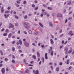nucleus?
I'll return each mask as SVG.
<instances>
[{
    "label": "nucleus",
    "mask_w": 74,
    "mask_h": 74,
    "mask_svg": "<svg viewBox=\"0 0 74 74\" xmlns=\"http://www.w3.org/2000/svg\"><path fill=\"white\" fill-rule=\"evenodd\" d=\"M32 7H33V8H35V5L33 4L32 5Z\"/></svg>",
    "instance_id": "nucleus-40"
},
{
    "label": "nucleus",
    "mask_w": 74,
    "mask_h": 74,
    "mask_svg": "<svg viewBox=\"0 0 74 74\" xmlns=\"http://www.w3.org/2000/svg\"><path fill=\"white\" fill-rule=\"evenodd\" d=\"M5 32H6V33H8L10 32V30H9L8 29H7L5 30Z\"/></svg>",
    "instance_id": "nucleus-23"
},
{
    "label": "nucleus",
    "mask_w": 74,
    "mask_h": 74,
    "mask_svg": "<svg viewBox=\"0 0 74 74\" xmlns=\"http://www.w3.org/2000/svg\"><path fill=\"white\" fill-rule=\"evenodd\" d=\"M12 34L11 33H10L9 34L8 36V38H10L11 36H12Z\"/></svg>",
    "instance_id": "nucleus-17"
},
{
    "label": "nucleus",
    "mask_w": 74,
    "mask_h": 74,
    "mask_svg": "<svg viewBox=\"0 0 74 74\" xmlns=\"http://www.w3.org/2000/svg\"><path fill=\"white\" fill-rule=\"evenodd\" d=\"M74 34V33H73V32L71 31H70L68 33V35H70L71 36H73Z\"/></svg>",
    "instance_id": "nucleus-4"
},
{
    "label": "nucleus",
    "mask_w": 74,
    "mask_h": 74,
    "mask_svg": "<svg viewBox=\"0 0 74 74\" xmlns=\"http://www.w3.org/2000/svg\"><path fill=\"white\" fill-rule=\"evenodd\" d=\"M33 73H34V74H39V72L38 70H37L36 71L35 70H33Z\"/></svg>",
    "instance_id": "nucleus-3"
},
{
    "label": "nucleus",
    "mask_w": 74,
    "mask_h": 74,
    "mask_svg": "<svg viewBox=\"0 0 74 74\" xmlns=\"http://www.w3.org/2000/svg\"><path fill=\"white\" fill-rule=\"evenodd\" d=\"M38 33H39V32L37 31H35L34 32L35 35H38Z\"/></svg>",
    "instance_id": "nucleus-21"
},
{
    "label": "nucleus",
    "mask_w": 74,
    "mask_h": 74,
    "mask_svg": "<svg viewBox=\"0 0 74 74\" xmlns=\"http://www.w3.org/2000/svg\"><path fill=\"white\" fill-rule=\"evenodd\" d=\"M27 18H28V16L27 15H25L24 17V19H26Z\"/></svg>",
    "instance_id": "nucleus-20"
},
{
    "label": "nucleus",
    "mask_w": 74,
    "mask_h": 74,
    "mask_svg": "<svg viewBox=\"0 0 74 74\" xmlns=\"http://www.w3.org/2000/svg\"><path fill=\"white\" fill-rule=\"evenodd\" d=\"M52 64H53V63L52 62H50L49 63V64L50 65H52Z\"/></svg>",
    "instance_id": "nucleus-55"
},
{
    "label": "nucleus",
    "mask_w": 74,
    "mask_h": 74,
    "mask_svg": "<svg viewBox=\"0 0 74 74\" xmlns=\"http://www.w3.org/2000/svg\"><path fill=\"white\" fill-rule=\"evenodd\" d=\"M24 45L27 47H29V44L27 42H24L23 43Z\"/></svg>",
    "instance_id": "nucleus-2"
},
{
    "label": "nucleus",
    "mask_w": 74,
    "mask_h": 74,
    "mask_svg": "<svg viewBox=\"0 0 74 74\" xmlns=\"http://www.w3.org/2000/svg\"><path fill=\"white\" fill-rule=\"evenodd\" d=\"M37 56L38 58H40V52H37Z\"/></svg>",
    "instance_id": "nucleus-13"
},
{
    "label": "nucleus",
    "mask_w": 74,
    "mask_h": 74,
    "mask_svg": "<svg viewBox=\"0 0 74 74\" xmlns=\"http://www.w3.org/2000/svg\"><path fill=\"white\" fill-rule=\"evenodd\" d=\"M68 50H69V48H68V47H65L64 48V51H65V52H67Z\"/></svg>",
    "instance_id": "nucleus-9"
},
{
    "label": "nucleus",
    "mask_w": 74,
    "mask_h": 74,
    "mask_svg": "<svg viewBox=\"0 0 74 74\" xmlns=\"http://www.w3.org/2000/svg\"><path fill=\"white\" fill-rule=\"evenodd\" d=\"M15 60H14V59H12V63H15Z\"/></svg>",
    "instance_id": "nucleus-35"
},
{
    "label": "nucleus",
    "mask_w": 74,
    "mask_h": 74,
    "mask_svg": "<svg viewBox=\"0 0 74 74\" xmlns=\"http://www.w3.org/2000/svg\"><path fill=\"white\" fill-rule=\"evenodd\" d=\"M57 17H60L62 18V15L60 14H58L57 15Z\"/></svg>",
    "instance_id": "nucleus-10"
},
{
    "label": "nucleus",
    "mask_w": 74,
    "mask_h": 74,
    "mask_svg": "<svg viewBox=\"0 0 74 74\" xmlns=\"http://www.w3.org/2000/svg\"><path fill=\"white\" fill-rule=\"evenodd\" d=\"M49 25L51 27H52L53 26V24L51 22H49Z\"/></svg>",
    "instance_id": "nucleus-15"
},
{
    "label": "nucleus",
    "mask_w": 74,
    "mask_h": 74,
    "mask_svg": "<svg viewBox=\"0 0 74 74\" xmlns=\"http://www.w3.org/2000/svg\"><path fill=\"white\" fill-rule=\"evenodd\" d=\"M18 42L20 45H21L22 44V40H21V39H20Z\"/></svg>",
    "instance_id": "nucleus-16"
},
{
    "label": "nucleus",
    "mask_w": 74,
    "mask_h": 74,
    "mask_svg": "<svg viewBox=\"0 0 74 74\" xmlns=\"http://www.w3.org/2000/svg\"><path fill=\"white\" fill-rule=\"evenodd\" d=\"M64 35L63 34H62L60 36V37H63Z\"/></svg>",
    "instance_id": "nucleus-52"
},
{
    "label": "nucleus",
    "mask_w": 74,
    "mask_h": 74,
    "mask_svg": "<svg viewBox=\"0 0 74 74\" xmlns=\"http://www.w3.org/2000/svg\"><path fill=\"white\" fill-rule=\"evenodd\" d=\"M23 32L25 34H26V35L27 34V32H26V31H24Z\"/></svg>",
    "instance_id": "nucleus-44"
},
{
    "label": "nucleus",
    "mask_w": 74,
    "mask_h": 74,
    "mask_svg": "<svg viewBox=\"0 0 74 74\" xmlns=\"http://www.w3.org/2000/svg\"><path fill=\"white\" fill-rule=\"evenodd\" d=\"M44 14L45 15L47 14H48V13L47 12H44Z\"/></svg>",
    "instance_id": "nucleus-51"
},
{
    "label": "nucleus",
    "mask_w": 74,
    "mask_h": 74,
    "mask_svg": "<svg viewBox=\"0 0 74 74\" xmlns=\"http://www.w3.org/2000/svg\"><path fill=\"white\" fill-rule=\"evenodd\" d=\"M16 6V7H19V5H18L16 3L15 4Z\"/></svg>",
    "instance_id": "nucleus-39"
},
{
    "label": "nucleus",
    "mask_w": 74,
    "mask_h": 74,
    "mask_svg": "<svg viewBox=\"0 0 74 74\" xmlns=\"http://www.w3.org/2000/svg\"><path fill=\"white\" fill-rule=\"evenodd\" d=\"M50 42H51V44H53V40H52V39H50Z\"/></svg>",
    "instance_id": "nucleus-22"
},
{
    "label": "nucleus",
    "mask_w": 74,
    "mask_h": 74,
    "mask_svg": "<svg viewBox=\"0 0 74 74\" xmlns=\"http://www.w3.org/2000/svg\"><path fill=\"white\" fill-rule=\"evenodd\" d=\"M12 58H13V59H15V56H14V55H13L12 56Z\"/></svg>",
    "instance_id": "nucleus-43"
},
{
    "label": "nucleus",
    "mask_w": 74,
    "mask_h": 74,
    "mask_svg": "<svg viewBox=\"0 0 74 74\" xmlns=\"http://www.w3.org/2000/svg\"><path fill=\"white\" fill-rule=\"evenodd\" d=\"M12 51L13 52H14L15 51V47H12Z\"/></svg>",
    "instance_id": "nucleus-25"
},
{
    "label": "nucleus",
    "mask_w": 74,
    "mask_h": 74,
    "mask_svg": "<svg viewBox=\"0 0 74 74\" xmlns=\"http://www.w3.org/2000/svg\"><path fill=\"white\" fill-rule=\"evenodd\" d=\"M10 12V10H6L5 12V14H8Z\"/></svg>",
    "instance_id": "nucleus-18"
},
{
    "label": "nucleus",
    "mask_w": 74,
    "mask_h": 74,
    "mask_svg": "<svg viewBox=\"0 0 74 74\" xmlns=\"http://www.w3.org/2000/svg\"><path fill=\"white\" fill-rule=\"evenodd\" d=\"M14 16H15V18H16V19H19V17L18 16H16V15H15Z\"/></svg>",
    "instance_id": "nucleus-31"
},
{
    "label": "nucleus",
    "mask_w": 74,
    "mask_h": 74,
    "mask_svg": "<svg viewBox=\"0 0 74 74\" xmlns=\"http://www.w3.org/2000/svg\"><path fill=\"white\" fill-rule=\"evenodd\" d=\"M72 52V50H69L68 52H65L66 54H67L68 53H70Z\"/></svg>",
    "instance_id": "nucleus-11"
},
{
    "label": "nucleus",
    "mask_w": 74,
    "mask_h": 74,
    "mask_svg": "<svg viewBox=\"0 0 74 74\" xmlns=\"http://www.w3.org/2000/svg\"><path fill=\"white\" fill-rule=\"evenodd\" d=\"M3 36H7V34L6 33H5L3 34Z\"/></svg>",
    "instance_id": "nucleus-30"
},
{
    "label": "nucleus",
    "mask_w": 74,
    "mask_h": 74,
    "mask_svg": "<svg viewBox=\"0 0 74 74\" xmlns=\"http://www.w3.org/2000/svg\"><path fill=\"white\" fill-rule=\"evenodd\" d=\"M0 52L2 55H3V52H2V51H0Z\"/></svg>",
    "instance_id": "nucleus-49"
},
{
    "label": "nucleus",
    "mask_w": 74,
    "mask_h": 74,
    "mask_svg": "<svg viewBox=\"0 0 74 74\" xmlns=\"http://www.w3.org/2000/svg\"><path fill=\"white\" fill-rule=\"evenodd\" d=\"M17 47L19 49H21V46H18Z\"/></svg>",
    "instance_id": "nucleus-42"
},
{
    "label": "nucleus",
    "mask_w": 74,
    "mask_h": 74,
    "mask_svg": "<svg viewBox=\"0 0 74 74\" xmlns=\"http://www.w3.org/2000/svg\"><path fill=\"white\" fill-rule=\"evenodd\" d=\"M38 24H39V25H40V26H41V27H43V25H42V23H41L39 22L38 23Z\"/></svg>",
    "instance_id": "nucleus-19"
},
{
    "label": "nucleus",
    "mask_w": 74,
    "mask_h": 74,
    "mask_svg": "<svg viewBox=\"0 0 74 74\" xmlns=\"http://www.w3.org/2000/svg\"><path fill=\"white\" fill-rule=\"evenodd\" d=\"M63 47V46H61L60 47V49H62V48Z\"/></svg>",
    "instance_id": "nucleus-57"
},
{
    "label": "nucleus",
    "mask_w": 74,
    "mask_h": 74,
    "mask_svg": "<svg viewBox=\"0 0 74 74\" xmlns=\"http://www.w3.org/2000/svg\"><path fill=\"white\" fill-rule=\"evenodd\" d=\"M13 14L15 15H16V12L15 11H14L13 12Z\"/></svg>",
    "instance_id": "nucleus-61"
},
{
    "label": "nucleus",
    "mask_w": 74,
    "mask_h": 74,
    "mask_svg": "<svg viewBox=\"0 0 74 74\" xmlns=\"http://www.w3.org/2000/svg\"><path fill=\"white\" fill-rule=\"evenodd\" d=\"M5 30V29L4 28H2L1 29V31L2 32H3V31H4Z\"/></svg>",
    "instance_id": "nucleus-50"
},
{
    "label": "nucleus",
    "mask_w": 74,
    "mask_h": 74,
    "mask_svg": "<svg viewBox=\"0 0 74 74\" xmlns=\"http://www.w3.org/2000/svg\"><path fill=\"white\" fill-rule=\"evenodd\" d=\"M42 60L43 62V63H44V58L42 57Z\"/></svg>",
    "instance_id": "nucleus-41"
},
{
    "label": "nucleus",
    "mask_w": 74,
    "mask_h": 74,
    "mask_svg": "<svg viewBox=\"0 0 74 74\" xmlns=\"http://www.w3.org/2000/svg\"><path fill=\"white\" fill-rule=\"evenodd\" d=\"M50 67L51 68V70H53V66H50Z\"/></svg>",
    "instance_id": "nucleus-48"
},
{
    "label": "nucleus",
    "mask_w": 74,
    "mask_h": 74,
    "mask_svg": "<svg viewBox=\"0 0 74 74\" xmlns=\"http://www.w3.org/2000/svg\"><path fill=\"white\" fill-rule=\"evenodd\" d=\"M8 58H5V61H7V60H8Z\"/></svg>",
    "instance_id": "nucleus-62"
},
{
    "label": "nucleus",
    "mask_w": 74,
    "mask_h": 74,
    "mask_svg": "<svg viewBox=\"0 0 74 74\" xmlns=\"http://www.w3.org/2000/svg\"><path fill=\"white\" fill-rule=\"evenodd\" d=\"M71 1H70L68 2L67 4L68 5H70V4H71Z\"/></svg>",
    "instance_id": "nucleus-29"
},
{
    "label": "nucleus",
    "mask_w": 74,
    "mask_h": 74,
    "mask_svg": "<svg viewBox=\"0 0 74 74\" xmlns=\"http://www.w3.org/2000/svg\"><path fill=\"white\" fill-rule=\"evenodd\" d=\"M49 74H51L52 73V71H51L49 70L48 72Z\"/></svg>",
    "instance_id": "nucleus-46"
},
{
    "label": "nucleus",
    "mask_w": 74,
    "mask_h": 74,
    "mask_svg": "<svg viewBox=\"0 0 74 74\" xmlns=\"http://www.w3.org/2000/svg\"><path fill=\"white\" fill-rule=\"evenodd\" d=\"M32 58L34 59H36V56H35V55H33L32 56Z\"/></svg>",
    "instance_id": "nucleus-24"
},
{
    "label": "nucleus",
    "mask_w": 74,
    "mask_h": 74,
    "mask_svg": "<svg viewBox=\"0 0 74 74\" xmlns=\"http://www.w3.org/2000/svg\"><path fill=\"white\" fill-rule=\"evenodd\" d=\"M18 33L19 34H20V33H21V31L19 30L18 31Z\"/></svg>",
    "instance_id": "nucleus-63"
},
{
    "label": "nucleus",
    "mask_w": 74,
    "mask_h": 74,
    "mask_svg": "<svg viewBox=\"0 0 74 74\" xmlns=\"http://www.w3.org/2000/svg\"><path fill=\"white\" fill-rule=\"evenodd\" d=\"M15 26H16V27H18V23H16L15 24Z\"/></svg>",
    "instance_id": "nucleus-32"
},
{
    "label": "nucleus",
    "mask_w": 74,
    "mask_h": 74,
    "mask_svg": "<svg viewBox=\"0 0 74 74\" xmlns=\"http://www.w3.org/2000/svg\"><path fill=\"white\" fill-rule=\"evenodd\" d=\"M25 72L26 73H29V70L27 69L25 71Z\"/></svg>",
    "instance_id": "nucleus-37"
},
{
    "label": "nucleus",
    "mask_w": 74,
    "mask_h": 74,
    "mask_svg": "<svg viewBox=\"0 0 74 74\" xmlns=\"http://www.w3.org/2000/svg\"><path fill=\"white\" fill-rule=\"evenodd\" d=\"M1 71L2 74H5V69H4V68H2L1 70Z\"/></svg>",
    "instance_id": "nucleus-8"
},
{
    "label": "nucleus",
    "mask_w": 74,
    "mask_h": 74,
    "mask_svg": "<svg viewBox=\"0 0 74 74\" xmlns=\"http://www.w3.org/2000/svg\"><path fill=\"white\" fill-rule=\"evenodd\" d=\"M47 8L48 9V10H53L52 8H51L50 7H48Z\"/></svg>",
    "instance_id": "nucleus-28"
},
{
    "label": "nucleus",
    "mask_w": 74,
    "mask_h": 74,
    "mask_svg": "<svg viewBox=\"0 0 74 74\" xmlns=\"http://www.w3.org/2000/svg\"><path fill=\"white\" fill-rule=\"evenodd\" d=\"M42 6H43V7H46V8L47 7V5L46 4H43L42 5Z\"/></svg>",
    "instance_id": "nucleus-34"
},
{
    "label": "nucleus",
    "mask_w": 74,
    "mask_h": 74,
    "mask_svg": "<svg viewBox=\"0 0 74 74\" xmlns=\"http://www.w3.org/2000/svg\"><path fill=\"white\" fill-rule=\"evenodd\" d=\"M35 39H36V40H38L39 39L37 37H36L35 38Z\"/></svg>",
    "instance_id": "nucleus-64"
},
{
    "label": "nucleus",
    "mask_w": 74,
    "mask_h": 74,
    "mask_svg": "<svg viewBox=\"0 0 74 74\" xmlns=\"http://www.w3.org/2000/svg\"><path fill=\"white\" fill-rule=\"evenodd\" d=\"M66 62H67L66 64H69V60H68L66 61Z\"/></svg>",
    "instance_id": "nucleus-47"
},
{
    "label": "nucleus",
    "mask_w": 74,
    "mask_h": 74,
    "mask_svg": "<svg viewBox=\"0 0 74 74\" xmlns=\"http://www.w3.org/2000/svg\"><path fill=\"white\" fill-rule=\"evenodd\" d=\"M41 45H42V43H38V47H41Z\"/></svg>",
    "instance_id": "nucleus-33"
},
{
    "label": "nucleus",
    "mask_w": 74,
    "mask_h": 74,
    "mask_svg": "<svg viewBox=\"0 0 74 74\" xmlns=\"http://www.w3.org/2000/svg\"><path fill=\"white\" fill-rule=\"evenodd\" d=\"M29 25H30V23L28 22H26L24 23L25 28L27 29H29L30 27V26Z\"/></svg>",
    "instance_id": "nucleus-1"
},
{
    "label": "nucleus",
    "mask_w": 74,
    "mask_h": 74,
    "mask_svg": "<svg viewBox=\"0 0 74 74\" xmlns=\"http://www.w3.org/2000/svg\"><path fill=\"white\" fill-rule=\"evenodd\" d=\"M32 45H33V46H34V47H36V44L34 43H32Z\"/></svg>",
    "instance_id": "nucleus-45"
},
{
    "label": "nucleus",
    "mask_w": 74,
    "mask_h": 74,
    "mask_svg": "<svg viewBox=\"0 0 74 74\" xmlns=\"http://www.w3.org/2000/svg\"><path fill=\"white\" fill-rule=\"evenodd\" d=\"M18 51L20 53H22V51L21 50H19Z\"/></svg>",
    "instance_id": "nucleus-58"
},
{
    "label": "nucleus",
    "mask_w": 74,
    "mask_h": 74,
    "mask_svg": "<svg viewBox=\"0 0 74 74\" xmlns=\"http://www.w3.org/2000/svg\"><path fill=\"white\" fill-rule=\"evenodd\" d=\"M16 2L18 4H19V3H20V1H16Z\"/></svg>",
    "instance_id": "nucleus-56"
},
{
    "label": "nucleus",
    "mask_w": 74,
    "mask_h": 74,
    "mask_svg": "<svg viewBox=\"0 0 74 74\" xmlns=\"http://www.w3.org/2000/svg\"><path fill=\"white\" fill-rule=\"evenodd\" d=\"M41 11H42V12H45V9H42Z\"/></svg>",
    "instance_id": "nucleus-60"
},
{
    "label": "nucleus",
    "mask_w": 74,
    "mask_h": 74,
    "mask_svg": "<svg viewBox=\"0 0 74 74\" xmlns=\"http://www.w3.org/2000/svg\"><path fill=\"white\" fill-rule=\"evenodd\" d=\"M1 13H3L4 12V6H2L1 9Z\"/></svg>",
    "instance_id": "nucleus-6"
},
{
    "label": "nucleus",
    "mask_w": 74,
    "mask_h": 74,
    "mask_svg": "<svg viewBox=\"0 0 74 74\" xmlns=\"http://www.w3.org/2000/svg\"><path fill=\"white\" fill-rule=\"evenodd\" d=\"M50 55L51 56H53V51L51 50L50 51Z\"/></svg>",
    "instance_id": "nucleus-14"
},
{
    "label": "nucleus",
    "mask_w": 74,
    "mask_h": 74,
    "mask_svg": "<svg viewBox=\"0 0 74 74\" xmlns=\"http://www.w3.org/2000/svg\"><path fill=\"white\" fill-rule=\"evenodd\" d=\"M62 64H63V63H62V62H60L59 63V65H60V66H62Z\"/></svg>",
    "instance_id": "nucleus-59"
},
{
    "label": "nucleus",
    "mask_w": 74,
    "mask_h": 74,
    "mask_svg": "<svg viewBox=\"0 0 74 74\" xmlns=\"http://www.w3.org/2000/svg\"><path fill=\"white\" fill-rule=\"evenodd\" d=\"M56 71L58 72L59 71V68L57 67L56 69Z\"/></svg>",
    "instance_id": "nucleus-26"
},
{
    "label": "nucleus",
    "mask_w": 74,
    "mask_h": 74,
    "mask_svg": "<svg viewBox=\"0 0 74 74\" xmlns=\"http://www.w3.org/2000/svg\"><path fill=\"white\" fill-rule=\"evenodd\" d=\"M23 4H26V1H24L23 2Z\"/></svg>",
    "instance_id": "nucleus-53"
},
{
    "label": "nucleus",
    "mask_w": 74,
    "mask_h": 74,
    "mask_svg": "<svg viewBox=\"0 0 74 74\" xmlns=\"http://www.w3.org/2000/svg\"><path fill=\"white\" fill-rule=\"evenodd\" d=\"M9 15L10 14H5L3 16L4 17H5V19H7V18H8V16H9Z\"/></svg>",
    "instance_id": "nucleus-7"
},
{
    "label": "nucleus",
    "mask_w": 74,
    "mask_h": 74,
    "mask_svg": "<svg viewBox=\"0 0 74 74\" xmlns=\"http://www.w3.org/2000/svg\"><path fill=\"white\" fill-rule=\"evenodd\" d=\"M28 33L29 34H32V31L31 30H29L28 32Z\"/></svg>",
    "instance_id": "nucleus-27"
},
{
    "label": "nucleus",
    "mask_w": 74,
    "mask_h": 74,
    "mask_svg": "<svg viewBox=\"0 0 74 74\" xmlns=\"http://www.w3.org/2000/svg\"><path fill=\"white\" fill-rule=\"evenodd\" d=\"M1 46L2 47H4L5 46V44H4V43H2L1 44Z\"/></svg>",
    "instance_id": "nucleus-36"
},
{
    "label": "nucleus",
    "mask_w": 74,
    "mask_h": 74,
    "mask_svg": "<svg viewBox=\"0 0 74 74\" xmlns=\"http://www.w3.org/2000/svg\"><path fill=\"white\" fill-rule=\"evenodd\" d=\"M45 59H46V60L48 59V56H47V53H46L45 54Z\"/></svg>",
    "instance_id": "nucleus-12"
},
{
    "label": "nucleus",
    "mask_w": 74,
    "mask_h": 74,
    "mask_svg": "<svg viewBox=\"0 0 74 74\" xmlns=\"http://www.w3.org/2000/svg\"><path fill=\"white\" fill-rule=\"evenodd\" d=\"M71 38H70V37H69L68 38V41H69V40H71Z\"/></svg>",
    "instance_id": "nucleus-54"
},
{
    "label": "nucleus",
    "mask_w": 74,
    "mask_h": 74,
    "mask_svg": "<svg viewBox=\"0 0 74 74\" xmlns=\"http://www.w3.org/2000/svg\"><path fill=\"white\" fill-rule=\"evenodd\" d=\"M38 9V7H35V8L34 9V10H37Z\"/></svg>",
    "instance_id": "nucleus-38"
},
{
    "label": "nucleus",
    "mask_w": 74,
    "mask_h": 74,
    "mask_svg": "<svg viewBox=\"0 0 74 74\" xmlns=\"http://www.w3.org/2000/svg\"><path fill=\"white\" fill-rule=\"evenodd\" d=\"M13 28L14 27V25H13L11 23L10 24L9 26L8 27V28L9 29H11V28Z\"/></svg>",
    "instance_id": "nucleus-5"
}]
</instances>
